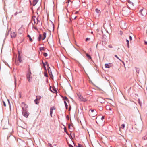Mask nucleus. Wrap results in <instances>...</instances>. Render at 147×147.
<instances>
[{"label":"nucleus","instance_id":"1","mask_svg":"<svg viewBox=\"0 0 147 147\" xmlns=\"http://www.w3.org/2000/svg\"><path fill=\"white\" fill-rule=\"evenodd\" d=\"M22 112L23 115L25 117L27 118L29 115V113L28 112L27 109L28 107V105L24 102L22 103Z\"/></svg>","mask_w":147,"mask_h":147},{"label":"nucleus","instance_id":"2","mask_svg":"<svg viewBox=\"0 0 147 147\" xmlns=\"http://www.w3.org/2000/svg\"><path fill=\"white\" fill-rule=\"evenodd\" d=\"M31 74L30 68H29L28 71L27 73L26 78L28 81L29 82L31 81L32 77H31Z\"/></svg>","mask_w":147,"mask_h":147},{"label":"nucleus","instance_id":"3","mask_svg":"<svg viewBox=\"0 0 147 147\" xmlns=\"http://www.w3.org/2000/svg\"><path fill=\"white\" fill-rule=\"evenodd\" d=\"M147 13V11H146L144 9H142L140 10L139 12V14L140 15L142 16H144Z\"/></svg>","mask_w":147,"mask_h":147},{"label":"nucleus","instance_id":"4","mask_svg":"<svg viewBox=\"0 0 147 147\" xmlns=\"http://www.w3.org/2000/svg\"><path fill=\"white\" fill-rule=\"evenodd\" d=\"M78 96L80 101L85 102L87 101V100L86 98H84L81 95L79 96V95H78Z\"/></svg>","mask_w":147,"mask_h":147},{"label":"nucleus","instance_id":"5","mask_svg":"<svg viewBox=\"0 0 147 147\" xmlns=\"http://www.w3.org/2000/svg\"><path fill=\"white\" fill-rule=\"evenodd\" d=\"M55 109L54 107H51L50 109V115L51 117H52V114L53 112V110H55Z\"/></svg>","mask_w":147,"mask_h":147},{"label":"nucleus","instance_id":"6","mask_svg":"<svg viewBox=\"0 0 147 147\" xmlns=\"http://www.w3.org/2000/svg\"><path fill=\"white\" fill-rule=\"evenodd\" d=\"M16 35V33L15 32H12L11 34V37L12 38H15Z\"/></svg>","mask_w":147,"mask_h":147},{"label":"nucleus","instance_id":"7","mask_svg":"<svg viewBox=\"0 0 147 147\" xmlns=\"http://www.w3.org/2000/svg\"><path fill=\"white\" fill-rule=\"evenodd\" d=\"M98 100L101 103H103L105 102V100L102 97H100L98 98Z\"/></svg>","mask_w":147,"mask_h":147},{"label":"nucleus","instance_id":"8","mask_svg":"<svg viewBox=\"0 0 147 147\" xmlns=\"http://www.w3.org/2000/svg\"><path fill=\"white\" fill-rule=\"evenodd\" d=\"M89 115L90 117H94L96 115V112L95 111L94 112V114H93V113H89Z\"/></svg>","mask_w":147,"mask_h":147},{"label":"nucleus","instance_id":"9","mask_svg":"<svg viewBox=\"0 0 147 147\" xmlns=\"http://www.w3.org/2000/svg\"><path fill=\"white\" fill-rule=\"evenodd\" d=\"M48 72L49 75L51 76V75H52V76H53V75L52 74V73L51 71V70L50 69V67H48Z\"/></svg>","mask_w":147,"mask_h":147},{"label":"nucleus","instance_id":"10","mask_svg":"<svg viewBox=\"0 0 147 147\" xmlns=\"http://www.w3.org/2000/svg\"><path fill=\"white\" fill-rule=\"evenodd\" d=\"M127 9V8H123L122 11V13L124 14H126L127 13H128V12H127V11H125V9Z\"/></svg>","mask_w":147,"mask_h":147},{"label":"nucleus","instance_id":"11","mask_svg":"<svg viewBox=\"0 0 147 147\" xmlns=\"http://www.w3.org/2000/svg\"><path fill=\"white\" fill-rule=\"evenodd\" d=\"M38 0H33V5L34 6H35L37 3Z\"/></svg>","mask_w":147,"mask_h":147},{"label":"nucleus","instance_id":"12","mask_svg":"<svg viewBox=\"0 0 147 147\" xmlns=\"http://www.w3.org/2000/svg\"><path fill=\"white\" fill-rule=\"evenodd\" d=\"M142 139L143 140H147V133H146L144 136L142 137Z\"/></svg>","mask_w":147,"mask_h":147},{"label":"nucleus","instance_id":"13","mask_svg":"<svg viewBox=\"0 0 147 147\" xmlns=\"http://www.w3.org/2000/svg\"><path fill=\"white\" fill-rule=\"evenodd\" d=\"M18 59L19 62L22 63V61L21 56H18Z\"/></svg>","mask_w":147,"mask_h":147},{"label":"nucleus","instance_id":"14","mask_svg":"<svg viewBox=\"0 0 147 147\" xmlns=\"http://www.w3.org/2000/svg\"><path fill=\"white\" fill-rule=\"evenodd\" d=\"M42 63L43 64V66L45 67V66L46 65H47V67H49V65H48V64L47 62H46L45 63H43V62H42Z\"/></svg>","mask_w":147,"mask_h":147},{"label":"nucleus","instance_id":"15","mask_svg":"<svg viewBox=\"0 0 147 147\" xmlns=\"http://www.w3.org/2000/svg\"><path fill=\"white\" fill-rule=\"evenodd\" d=\"M62 97L63 98V100H64V101H69L68 98L66 97H63V96H62Z\"/></svg>","mask_w":147,"mask_h":147},{"label":"nucleus","instance_id":"16","mask_svg":"<svg viewBox=\"0 0 147 147\" xmlns=\"http://www.w3.org/2000/svg\"><path fill=\"white\" fill-rule=\"evenodd\" d=\"M35 18H36V16H32V21H34V24L36 23V21L35 20Z\"/></svg>","mask_w":147,"mask_h":147},{"label":"nucleus","instance_id":"17","mask_svg":"<svg viewBox=\"0 0 147 147\" xmlns=\"http://www.w3.org/2000/svg\"><path fill=\"white\" fill-rule=\"evenodd\" d=\"M46 33L44 32L43 33V37L42 38V40H44V39H45V38H46Z\"/></svg>","mask_w":147,"mask_h":147},{"label":"nucleus","instance_id":"18","mask_svg":"<svg viewBox=\"0 0 147 147\" xmlns=\"http://www.w3.org/2000/svg\"><path fill=\"white\" fill-rule=\"evenodd\" d=\"M86 56L88 57V58L89 59H92V58L91 57V56L89 55L88 53H86Z\"/></svg>","mask_w":147,"mask_h":147},{"label":"nucleus","instance_id":"19","mask_svg":"<svg viewBox=\"0 0 147 147\" xmlns=\"http://www.w3.org/2000/svg\"><path fill=\"white\" fill-rule=\"evenodd\" d=\"M27 37H28L30 41L32 42V39L31 36L29 35H27Z\"/></svg>","mask_w":147,"mask_h":147},{"label":"nucleus","instance_id":"20","mask_svg":"<svg viewBox=\"0 0 147 147\" xmlns=\"http://www.w3.org/2000/svg\"><path fill=\"white\" fill-rule=\"evenodd\" d=\"M105 67L106 68H109L110 67V66L108 64H105Z\"/></svg>","mask_w":147,"mask_h":147},{"label":"nucleus","instance_id":"21","mask_svg":"<svg viewBox=\"0 0 147 147\" xmlns=\"http://www.w3.org/2000/svg\"><path fill=\"white\" fill-rule=\"evenodd\" d=\"M126 41L127 43V45L128 48L129 47V41L127 39L126 40Z\"/></svg>","mask_w":147,"mask_h":147},{"label":"nucleus","instance_id":"22","mask_svg":"<svg viewBox=\"0 0 147 147\" xmlns=\"http://www.w3.org/2000/svg\"><path fill=\"white\" fill-rule=\"evenodd\" d=\"M106 108L107 110H109L110 111H111L112 110V109L109 107V105L107 106H106Z\"/></svg>","mask_w":147,"mask_h":147},{"label":"nucleus","instance_id":"23","mask_svg":"<svg viewBox=\"0 0 147 147\" xmlns=\"http://www.w3.org/2000/svg\"><path fill=\"white\" fill-rule=\"evenodd\" d=\"M64 103L65 105V106L66 109H67L68 105H67V104L66 101H64Z\"/></svg>","mask_w":147,"mask_h":147},{"label":"nucleus","instance_id":"24","mask_svg":"<svg viewBox=\"0 0 147 147\" xmlns=\"http://www.w3.org/2000/svg\"><path fill=\"white\" fill-rule=\"evenodd\" d=\"M41 37H42L41 35L39 34V37H38V40L39 41H40L41 40Z\"/></svg>","mask_w":147,"mask_h":147},{"label":"nucleus","instance_id":"25","mask_svg":"<svg viewBox=\"0 0 147 147\" xmlns=\"http://www.w3.org/2000/svg\"><path fill=\"white\" fill-rule=\"evenodd\" d=\"M34 102L36 104H38L39 103V100H38L37 99H36L34 100Z\"/></svg>","mask_w":147,"mask_h":147},{"label":"nucleus","instance_id":"26","mask_svg":"<svg viewBox=\"0 0 147 147\" xmlns=\"http://www.w3.org/2000/svg\"><path fill=\"white\" fill-rule=\"evenodd\" d=\"M98 108L99 110H100V111H102L103 109V107L101 106L98 107Z\"/></svg>","mask_w":147,"mask_h":147},{"label":"nucleus","instance_id":"27","mask_svg":"<svg viewBox=\"0 0 147 147\" xmlns=\"http://www.w3.org/2000/svg\"><path fill=\"white\" fill-rule=\"evenodd\" d=\"M41 98V96H36V99L38 100H39Z\"/></svg>","mask_w":147,"mask_h":147},{"label":"nucleus","instance_id":"28","mask_svg":"<svg viewBox=\"0 0 147 147\" xmlns=\"http://www.w3.org/2000/svg\"><path fill=\"white\" fill-rule=\"evenodd\" d=\"M136 72L138 74H139V68H136Z\"/></svg>","mask_w":147,"mask_h":147},{"label":"nucleus","instance_id":"29","mask_svg":"<svg viewBox=\"0 0 147 147\" xmlns=\"http://www.w3.org/2000/svg\"><path fill=\"white\" fill-rule=\"evenodd\" d=\"M7 101H8V103L9 104V107L11 108V105H10V103L9 100V99H7Z\"/></svg>","mask_w":147,"mask_h":147},{"label":"nucleus","instance_id":"30","mask_svg":"<svg viewBox=\"0 0 147 147\" xmlns=\"http://www.w3.org/2000/svg\"><path fill=\"white\" fill-rule=\"evenodd\" d=\"M125 127V124H122L121 126V128L123 129Z\"/></svg>","mask_w":147,"mask_h":147},{"label":"nucleus","instance_id":"31","mask_svg":"<svg viewBox=\"0 0 147 147\" xmlns=\"http://www.w3.org/2000/svg\"><path fill=\"white\" fill-rule=\"evenodd\" d=\"M39 49L40 51L44 50V47H40L39 48Z\"/></svg>","mask_w":147,"mask_h":147},{"label":"nucleus","instance_id":"32","mask_svg":"<svg viewBox=\"0 0 147 147\" xmlns=\"http://www.w3.org/2000/svg\"><path fill=\"white\" fill-rule=\"evenodd\" d=\"M14 84L15 85V86H16V80L15 78V77L14 76Z\"/></svg>","mask_w":147,"mask_h":147},{"label":"nucleus","instance_id":"33","mask_svg":"<svg viewBox=\"0 0 147 147\" xmlns=\"http://www.w3.org/2000/svg\"><path fill=\"white\" fill-rule=\"evenodd\" d=\"M52 89L54 91L53 92L55 93L57 92V90L55 88H52Z\"/></svg>","mask_w":147,"mask_h":147},{"label":"nucleus","instance_id":"34","mask_svg":"<svg viewBox=\"0 0 147 147\" xmlns=\"http://www.w3.org/2000/svg\"><path fill=\"white\" fill-rule=\"evenodd\" d=\"M43 56L44 57H46L48 55H47V53H43Z\"/></svg>","mask_w":147,"mask_h":147},{"label":"nucleus","instance_id":"35","mask_svg":"<svg viewBox=\"0 0 147 147\" xmlns=\"http://www.w3.org/2000/svg\"><path fill=\"white\" fill-rule=\"evenodd\" d=\"M48 146H49V147H53L51 144L50 143H49L48 144Z\"/></svg>","mask_w":147,"mask_h":147},{"label":"nucleus","instance_id":"36","mask_svg":"<svg viewBox=\"0 0 147 147\" xmlns=\"http://www.w3.org/2000/svg\"><path fill=\"white\" fill-rule=\"evenodd\" d=\"M78 146H77L78 147H83L82 145H81V144H80L79 143H78Z\"/></svg>","mask_w":147,"mask_h":147},{"label":"nucleus","instance_id":"37","mask_svg":"<svg viewBox=\"0 0 147 147\" xmlns=\"http://www.w3.org/2000/svg\"><path fill=\"white\" fill-rule=\"evenodd\" d=\"M33 28L36 30H38V29L37 27L36 26H34V25L33 26Z\"/></svg>","mask_w":147,"mask_h":147},{"label":"nucleus","instance_id":"38","mask_svg":"<svg viewBox=\"0 0 147 147\" xmlns=\"http://www.w3.org/2000/svg\"><path fill=\"white\" fill-rule=\"evenodd\" d=\"M90 40V38H86V41H87L88 40Z\"/></svg>","mask_w":147,"mask_h":147},{"label":"nucleus","instance_id":"39","mask_svg":"<svg viewBox=\"0 0 147 147\" xmlns=\"http://www.w3.org/2000/svg\"><path fill=\"white\" fill-rule=\"evenodd\" d=\"M108 47L109 48H113V47L111 45H108Z\"/></svg>","mask_w":147,"mask_h":147},{"label":"nucleus","instance_id":"40","mask_svg":"<svg viewBox=\"0 0 147 147\" xmlns=\"http://www.w3.org/2000/svg\"><path fill=\"white\" fill-rule=\"evenodd\" d=\"M90 110H91V112H90V113H93L94 112V110H93L92 109H90Z\"/></svg>","mask_w":147,"mask_h":147},{"label":"nucleus","instance_id":"41","mask_svg":"<svg viewBox=\"0 0 147 147\" xmlns=\"http://www.w3.org/2000/svg\"><path fill=\"white\" fill-rule=\"evenodd\" d=\"M37 23L36 24H38V22H40V21L38 20V17L37 18Z\"/></svg>","mask_w":147,"mask_h":147},{"label":"nucleus","instance_id":"42","mask_svg":"<svg viewBox=\"0 0 147 147\" xmlns=\"http://www.w3.org/2000/svg\"><path fill=\"white\" fill-rule=\"evenodd\" d=\"M115 57H116V58H117V59H119V60H120V59H119V58L116 55H115Z\"/></svg>","mask_w":147,"mask_h":147},{"label":"nucleus","instance_id":"43","mask_svg":"<svg viewBox=\"0 0 147 147\" xmlns=\"http://www.w3.org/2000/svg\"><path fill=\"white\" fill-rule=\"evenodd\" d=\"M3 105L5 107L6 106V105L5 102L4 101H3Z\"/></svg>","mask_w":147,"mask_h":147},{"label":"nucleus","instance_id":"44","mask_svg":"<svg viewBox=\"0 0 147 147\" xmlns=\"http://www.w3.org/2000/svg\"><path fill=\"white\" fill-rule=\"evenodd\" d=\"M129 38L130 39V40H132V37L131 36H129Z\"/></svg>","mask_w":147,"mask_h":147},{"label":"nucleus","instance_id":"45","mask_svg":"<svg viewBox=\"0 0 147 147\" xmlns=\"http://www.w3.org/2000/svg\"><path fill=\"white\" fill-rule=\"evenodd\" d=\"M20 56V53L19 51H18V56Z\"/></svg>","mask_w":147,"mask_h":147},{"label":"nucleus","instance_id":"46","mask_svg":"<svg viewBox=\"0 0 147 147\" xmlns=\"http://www.w3.org/2000/svg\"><path fill=\"white\" fill-rule=\"evenodd\" d=\"M104 118H104V116H102V117H101V120H102V121H103V120L104 119Z\"/></svg>","mask_w":147,"mask_h":147},{"label":"nucleus","instance_id":"47","mask_svg":"<svg viewBox=\"0 0 147 147\" xmlns=\"http://www.w3.org/2000/svg\"><path fill=\"white\" fill-rule=\"evenodd\" d=\"M44 76L46 77H47L48 76L47 74V73L45 74Z\"/></svg>","mask_w":147,"mask_h":147},{"label":"nucleus","instance_id":"48","mask_svg":"<svg viewBox=\"0 0 147 147\" xmlns=\"http://www.w3.org/2000/svg\"><path fill=\"white\" fill-rule=\"evenodd\" d=\"M69 147H74L72 145L69 144Z\"/></svg>","mask_w":147,"mask_h":147},{"label":"nucleus","instance_id":"49","mask_svg":"<svg viewBox=\"0 0 147 147\" xmlns=\"http://www.w3.org/2000/svg\"><path fill=\"white\" fill-rule=\"evenodd\" d=\"M96 12H97L98 13V11H99V10H98L97 9H96Z\"/></svg>","mask_w":147,"mask_h":147},{"label":"nucleus","instance_id":"50","mask_svg":"<svg viewBox=\"0 0 147 147\" xmlns=\"http://www.w3.org/2000/svg\"><path fill=\"white\" fill-rule=\"evenodd\" d=\"M128 1V2L129 3H132L131 1H130L129 0H127Z\"/></svg>","mask_w":147,"mask_h":147},{"label":"nucleus","instance_id":"51","mask_svg":"<svg viewBox=\"0 0 147 147\" xmlns=\"http://www.w3.org/2000/svg\"><path fill=\"white\" fill-rule=\"evenodd\" d=\"M18 13L17 12H16L14 13V15H15L16 16V15H17V14H18Z\"/></svg>","mask_w":147,"mask_h":147},{"label":"nucleus","instance_id":"52","mask_svg":"<svg viewBox=\"0 0 147 147\" xmlns=\"http://www.w3.org/2000/svg\"><path fill=\"white\" fill-rule=\"evenodd\" d=\"M71 107H69V111H70V110H71Z\"/></svg>","mask_w":147,"mask_h":147},{"label":"nucleus","instance_id":"53","mask_svg":"<svg viewBox=\"0 0 147 147\" xmlns=\"http://www.w3.org/2000/svg\"><path fill=\"white\" fill-rule=\"evenodd\" d=\"M144 43H145V44L147 45V42L146 41H145L144 42Z\"/></svg>","mask_w":147,"mask_h":147},{"label":"nucleus","instance_id":"54","mask_svg":"<svg viewBox=\"0 0 147 147\" xmlns=\"http://www.w3.org/2000/svg\"><path fill=\"white\" fill-rule=\"evenodd\" d=\"M70 1L71 3V1L70 0H68V1L66 3H68Z\"/></svg>","mask_w":147,"mask_h":147},{"label":"nucleus","instance_id":"55","mask_svg":"<svg viewBox=\"0 0 147 147\" xmlns=\"http://www.w3.org/2000/svg\"><path fill=\"white\" fill-rule=\"evenodd\" d=\"M9 31H8V33H7H7H6V35H8L9 32Z\"/></svg>","mask_w":147,"mask_h":147},{"label":"nucleus","instance_id":"56","mask_svg":"<svg viewBox=\"0 0 147 147\" xmlns=\"http://www.w3.org/2000/svg\"><path fill=\"white\" fill-rule=\"evenodd\" d=\"M70 124H69V128H70Z\"/></svg>","mask_w":147,"mask_h":147},{"label":"nucleus","instance_id":"57","mask_svg":"<svg viewBox=\"0 0 147 147\" xmlns=\"http://www.w3.org/2000/svg\"><path fill=\"white\" fill-rule=\"evenodd\" d=\"M120 32H121V35H122L123 34V32L121 31Z\"/></svg>","mask_w":147,"mask_h":147},{"label":"nucleus","instance_id":"58","mask_svg":"<svg viewBox=\"0 0 147 147\" xmlns=\"http://www.w3.org/2000/svg\"><path fill=\"white\" fill-rule=\"evenodd\" d=\"M20 98H21V95H20Z\"/></svg>","mask_w":147,"mask_h":147},{"label":"nucleus","instance_id":"59","mask_svg":"<svg viewBox=\"0 0 147 147\" xmlns=\"http://www.w3.org/2000/svg\"><path fill=\"white\" fill-rule=\"evenodd\" d=\"M21 12H22V11H20V12H19V13H21Z\"/></svg>","mask_w":147,"mask_h":147},{"label":"nucleus","instance_id":"60","mask_svg":"<svg viewBox=\"0 0 147 147\" xmlns=\"http://www.w3.org/2000/svg\"><path fill=\"white\" fill-rule=\"evenodd\" d=\"M50 89H51V87L50 88ZM50 90H51V91H52V90H51V89H50Z\"/></svg>","mask_w":147,"mask_h":147},{"label":"nucleus","instance_id":"61","mask_svg":"<svg viewBox=\"0 0 147 147\" xmlns=\"http://www.w3.org/2000/svg\"><path fill=\"white\" fill-rule=\"evenodd\" d=\"M67 117H68V118L69 119V116H68V115H67Z\"/></svg>","mask_w":147,"mask_h":147},{"label":"nucleus","instance_id":"62","mask_svg":"<svg viewBox=\"0 0 147 147\" xmlns=\"http://www.w3.org/2000/svg\"><path fill=\"white\" fill-rule=\"evenodd\" d=\"M65 131H66L65 129Z\"/></svg>","mask_w":147,"mask_h":147},{"label":"nucleus","instance_id":"63","mask_svg":"<svg viewBox=\"0 0 147 147\" xmlns=\"http://www.w3.org/2000/svg\"><path fill=\"white\" fill-rule=\"evenodd\" d=\"M65 131H66L65 129Z\"/></svg>","mask_w":147,"mask_h":147},{"label":"nucleus","instance_id":"64","mask_svg":"<svg viewBox=\"0 0 147 147\" xmlns=\"http://www.w3.org/2000/svg\"><path fill=\"white\" fill-rule=\"evenodd\" d=\"M65 131H66L65 129Z\"/></svg>","mask_w":147,"mask_h":147}]
</instances>
